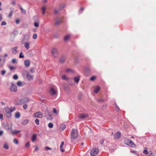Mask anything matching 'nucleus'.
<instances>
[{
    "label": "nucleus",
    "instance_id": "nucleus-47",
    "mask_svg": "<svg viewBox=\"0 0 156 156\" xmlns=\"http://www.w3.org/2000/svg\"><path fill=\"white\" fill-rule=\"evenodd\" d=\"M45 150L48 151V150H51V149L48 147H44Z\"/></svg>",
    "mask_w": 156,
    "mask_h": 156
},
{
    "label": "nucleus",
    "instance_id": "nucleus-6",
    "mask_svg": "<svg viewBox=\"0 0 156 156\" xmlns=\"http://www.w3.org/2000/svg\"><path fill=\"white\" fill-rule=\"evenodd\" d=\"M23 74L24 75H26L28 80H32L34 78V76L32 75H30L29 73L27 71L25 70L23 72Z\"/></svg>",
    "mask_w": 156,
    "mask_h": 156
},
{
    "label": "nucleus",
    "instance_id": "nucleus-27",
    "mask_svg": "<svg viewBox=\"0 0 156 156\" xmlns=\"http://www.w3.org/2000/svg\"><path fill=\"white\" fill-rule=\"evenodd\" d=\"M100 89V87L98 86L94 88V92L95 93H97Z\"/></svg>",
    "mask_w": 156,
    "mask_h": 156
},
{
    "label": "nucleus",
    "instance_id": "nucleus-56",
    "mask_svg": "<svg viewBox=\"0 0 156 156\" xmlns=\"http://www.w3.org/2000/svg\"><path fill=\"white\" fill-rule=\"evenodd\" d=\"M19 22H20V21L19 19H17L16 20V23L18 24L19 23Z\"/></svg>",
    "mask_w": 156,
    "mask_h": 156
},
{
    "label": "nucleus",
    "instance_id": "nucleus-63",
    "mask_svg": "<svg viewBox=\"0 0 156 156\" xmlns=\"http://www.w3.org/2000/svg\"><path fill=\"white\" fill-rule=\"evenodd\" d=\"M104 142V140H102L101 141H100V143L101 144H103Z\"/></svg>",
    "mask_w": 156,
    "mask_h": 156
},
{
    "label": "nucleus",
    "instance_id": "nucleus-11",
    "mask_svg": "<svg viewBox=\"0 0 156 156\" xmlns=\"http://www.w3.org/2000/svg\"><path fill=\"white\" fill-rule=\"evenodd\" d=\"M64 7V6H62V5H60L59 8L58 9H57L55 8L54 12V14H57L58 13L59 11L62 9Z\"/></svg>",
    "mask_w": 156,
    "mask_h": 156
},
{
    "label": "nucleus",
    "instance_id": "nucleus-19",
    "mask_svg": "<svg viewBox=\"0 0 156 156\" xmlns=\"http://www.w3.org/2000/svg\"><path fill=\"white\" fill-rule=\"evenodd\" d=\"M20 132V130H12L11 132V133L12 135L16 134Z\"/></svg>",
    "mask_w": 156,
    "mask_h": 156
},
{
    "label": "nucleus",
    "instance_id": "nucleus-57",
    "mask_svg": "<svg viewBox=\"0 0 156 156\" xmlns=\"http://www.w3.org/2000/svg\"><path fill=\"white\" fill-rule=\"evenodd\" d=\"M11 4L13 5H15L16 4L15 1H13L11 2Z\"/></svg>",
    "mask_w": 156,
    "mask_h": 156
},
{
    "label": "nucleus",
    "instance_id": "nucleus-34",
    "mask_svg": "<svg viewBox=\"0 0 156 156\" xmlns=\"http://www.w3.org/2000/svg\"><path fill=\"white\" fill-rule=\"evenodd\" d=\"M62 78L63 80H68V78L65 75H63L62 76Z\"/></svg>",
    "mask_w": 156,
    "mask_h": 156
},
{
    "label": "nucleus",
    "instance_id": "nucleus-26",
    "mask_svg": "<svg viewBox=\"0 0 156 156\" xmlns=\"http://www.w3.org/2000/svg\"><path fill=\"white\" fill-rule=\"evenodd\" d=\"M66 128V125L65 124H61L60 127V129H61L62 130H63Z\"/></svg>",
    "mask_w": 156,
    "mask_h": 156
},
{
    "label": "nucleus",
    "instance_id": "nucleus-5",
    "mask_svg": "<svg viewBox=\"0 0 156 156\" xmlns=\"http://www.w3.org/2000/svg\"><path fill=\"white\" fill-rule=\"evenodd\" d=\"M125 142L126 144L131 146L132 147H136V145L132 141L130 140H127L125 141Z\"/></svg>",
    "mask_w": 156,
    "mask_h": 156
},
{
    "label": "nucleus",
    "instance_id": "nucleus-22",
    "mask_svg": "<svg viewBox=\"0 0 156 156\" xmlns=\"http://www.w3.org/2000/svg\"><path fill=\"white\" fill-rule=\"evenodd\" d=\"M25 47L27 49V50H28L30 48L29 44L28 43H25L24 44Z\"/></svg>",
    "mask_w": 156,
    "mask_h": 156
},
{
    "label": "nucleus",
    "instance_id": "nucleus-35",
    "mask_svg": "<svg viewBox=\"0 0 156 156\" xmlns=\"http://www.w3.org/2000/svg\"><path fill=\"white\" fill-rule=\"evenodd\" d=\"M30 145V142H28L26 144L25 147H29Z\"/></svg>",
    "mask_w": 156,
    "mask_h": 156
},
{
    "label": "nucleus",
    "instance_id": "nucleus-16",
    "mask_svg": "<svg viewBox=\"0 0 156 156\" xmlns=\"http://www.w3.org/2000/svg\"><path fill=\"white\" fill-rule=\"evenodd\" d=\"M18 48L17 46L15 47L12 48V54L14 55H16L17 53V49Z\"/></svg>",
    "mask_w": 156,
    "mask_h": 156
},
{
    "label": "nucleus",
    "instance_id": "nucleus-50",
    "mask_svg": "<svg viewBox=\"0 0 156 156\" xmlns=\"http://www.w3.org/2000/svg\"><path fill=\"white\" fill-rule=\"evenodd\" d=\"M6 22L4 21H2L1 23V25L2 26L5 25H6Z\"/></svg>",
    "mask_w": 156,
    "mask_h": 156
},
{
    "label": "nucleus",
    "instance_id": "nucleus-32",
    "mask_svg": "<svg viewBox=\"0 0 156 156\" xmlns=\"http://www.w3.org/2000/svg\"><path fill=\"white\" fill-rule=\"evenodd\" d=\"M47 119L49 120H51L52 119V117L51 115L48 114L47 116Z\"/></svg>",
    "mask_w": 156,
    "mask_h": 156
},
{
    "label": "nucleus",
    "instance_id": "nucleus-25",
    "mask_svg": "<svg viewBox=\"0 0 156 156\" xmlns=\"http://www.w3.org/2000/svg\"><path fill=\"white\" fill-rule=\"evenodd\" d=\"M71 35L68 34L65 36L64 38V40L66 41H67L70 37Z\"/></svg>",
    "mask_w": 156,
    "mask_h": 156
},
{
    "label": "nucleus",
    "instance_id": "nucleus-29",
    "mask_svg": "<svg viewBox=\"0 0 156 156\" xmlns=\"http://www.w3.org/2000/svg\"><path fill=\"white\" fill-rule=\"evenodd\" d=\"M66 72H70L73 73L74 72V71L71 69H68L66 70Z\"/></svg>",
    "mask_w": 156,
    "mask_h": 156
},
{
    "label": "nucleus",
    "instance_id": "nucleus-8",
    "mask_svg": "<svg viewBox=\"0 0 156 156\" xmlns=\"http://www.w3.org/2000/svg\"><path fill=\"white\" fill-rule=\"evenodd\" d=\"M51 53L53 57H56L58 55L57 49L55 48H52L51 50Z\"/></svg>",
    "mask_w": 156,
    "mask_h": 156
},
{
    "label": "nucleus",
    "instance_id": "nucleus-28",
    "mask_svg": "<svg viewBox=\"0 0 156 156\" xmlns=\"http://www.w3.org/2000/svg\"><path fill=\"white\" fill-rule=\"evenodd\" d=\"M143 153L144 154H147L148 153L147 150V148H145L144 150L143 151Z\"/></svg>",
    "mask_w": 156,
    "mask_h": 156
},
{
    "label": "nucleus",
    "instance_id": "nucleus-43",
    "mask_svg": "<svg viewBox=\"0 0 156 156\" xmlns=\"http://www.w3.org/2000/svg\"><path fill=\"white\" fill-rule=\"evenodd\" d=\"M13 78L14 80H17L18 78V76L17 75L15 74L14 75Z\"/></svg>",
    "mask_w": 156,
    "mask_h": 156
},
{
    "label": "nucleus",
    "instance_id": "nucleus-42",
    "mask_svg": "<svg viewBox=\"0 0 156 156\" xmlns=\"http://www.w3.org/2000/svg\"><path fill=\"white\" fill-rule=\"evenodd\" d=\"M13 142L16 144H18V141L17 139H15L13 140Z\"/></svg>",
    "mask_w": 156,
    "mask_h": 156
},
{
    "label": "nucleus",
    "instance_id": "nucleus-61",
    "mask_svg": "<svg viewBox=\"0 0 156 156\" xmlns=\"http://www.w3.org/2000/svg\"><path fill=\"white\" fill-rule=\"evenodd\" d=\"M3 115L2 114H0V119H3Z\"/></svg>",
    "mask_w": 156,
    "mask_h": 156
},
{
    "label": "nucleus",
    "instance_id": "nucleus-54",
    "mask_svg": "<svg viewBox=\"0 0 156 156\" xmlns=\"http://www.w3.org/2000/svg\"><path fill=\"white\" fill-rule=\"evenodd\" d=\"M150 154L152 155V156H154L155 155V154L153 151H150Z\"/></svg>",
    "mask_w": 156,
    "mask_h": 156
},
{
    "label": "nucleus",
    "instance_id": "nucleus-46",
    "mask_svg": "<svg viewBox=\"0 0 156 156\" xmlns=\"http://www.w3.org/2000/svg\"><path fill=\"white\" fill-rule=\"evenodd\" d=\"M23 108L24 109H26L27 108V104H24L23 105Z\"/></svg>",
    "mask_w": 156,
    "mask_h": 156
},
{
    "label": "nucleus",
    "instance_id": "nucleus-13",
    "mask_svg": "<svg viewBox=\"0 0 156 156\" xmlns=\"http://www.w3.org/2000/svg\"><path fill=\"white\" fill-rule=\"evenodd\" d=\"M2 56H0V67L2 66L5 62V59L3 58L2 59Z\"/></svg>",
    "mask_w": 156,
    "mask_h": 156
},
{
    "label": "nucleus",
    "instance_id": "nucleus-14",
    "mask_svg": "<svg viewBox=\"0 0 156 156\" xmlns=\"http://www.w3.org/2000/svg\"><path fill=\"white\" fill-rule=\"evenodd\" d=\"M24 64L26 67H29L30 65V62L28 59H26L24 62Z\"/></svg>",
    "mask_w": 156,
    "mask_h": 156
},
{
    "label": "nucleus",
    "instance_id": "nucleus-52",
    "mask_svg": "<svg viewBox=\"0 0 156 156\" xmlns=\"http://www.w3.org/2000/svg\"><path fill=\"white\" fill-rule=\"evenodd\" d=\"M95 79V76H93L91 77L90 78V80L91 81L94 80Z\"/></svg>",
    "mask_w": 156,
    "mask_h": 156
},
{
    "label": "nucleus",
    "instance_id": "nucleus-24",
    "mask_svg": "<svg viewBox=\"0 0 156 156\" xmlns=\"http://www.w3.org/2000/svg\"><path fill=\"white\" fill-rule=\"evenodd\" d=\"M29 122V120L27 119H25L23 120L22 123V124L23 125H27Z\"/></svg>",
    "mask_w": 156,
    "mask_h": 156
},
{
    "label": "nucleus",
    "instance_id": "nucleus-36",
    "mask_svg": "<svg viewBox=\"0 0 156 156\" xmlns=\"http://www.w3.org/2000/svg\"><path fill=\"white\" fill-rule=\"evenodd\" d=\"M3 147L4 148L6 149H7L9 148V147L8 145L6 144H4Z\"/></svg>",
    "mask_w": 156,
    "mask_h": 156
},
{
    "label": "nucleus",
    "instance_id": "nucleus-23",
    "mask_svg": "<svg viewBox=\"0 0 156 156\" xmlns=\"http://www.w3.org/2000/svg\"><path fill=\"white\" fill-rule=\"evenodd\" d=\"M64 145V142H62L61 144L60 145V149L61 152H64V150L62 148V147Z\"/></svg>",
    "mask_w": 156,
    "mask_h": 156
},
{
    "label": "nucleus",
    "instance_id": "nucleus-40",
    "mask_svg": "<svg viewBox=\"0 0 156 156\" xmlns=\"http://www.w3.org/2000/svg\"><path fill=\"white\" fill-rule=\"evenodd\" d=\"M53 112L54 114H58V112L56 109L55 108H54L53 109Z\"/></svg>",
    "mask_w": 156,
    "mask_h": 156
},
{
    "label": "nucleus",
    "instance_id": "nucleus-55",
    "mask_svg": "<svg viewBox=\"0 0 156 156\" xmlns=\"http://www.w3.org/2000/svg\"><path fill=\"white\" fill-rule=\"evenodd\" d=\"M97 101L98 102H103L104 101V100L103 99H98Z\"/></svg>",
    "mask_w": 156,
    "mask_h": 156
},
{
    "label": "nucleus",
    "instance_id": "nucleus-1",
    "mask_svg": "<svg viewBox=\"0 0 156 156\" xmlns=\"http://www.w3.org/2000/svg\"><path fill=\"white\" fill-rule=\"evenodd\" d=\"M5 111L6 116L8 118H10L11 117V113L16 110V108L15 107H11L10 108L8 107H6L4 108Z\"/></svg>",
    "mask_w": 156,
    "mask_h": 156
},
{
    "label": "nucleus",
    "instance_id": "nucleus-9",
    "mask_svg": "<svg viewBox=\"0 0 156 156\" xmlns=\"http://www.w3.org/2000/svg\"><path fill=\"white\" fill-rule=\"evenodd\" d=\"M33 116L34 118H41L43 117V114L40 112H38L34 114Z\"/></svg>",
    "mask_w": 156,
    "mask_h": 156
},
{
    "label": "nucleus",
    "instance_id": "nucleus-48",
    "mask_svg": "<svg viewBox=\"0 0 156 156\" xmlns=\"http://www.w3.org/2000/svg\"><path fill=\"white\" fill-rule=\"evenodd\" d=\"M34 26L36 27H39V23L37 22H35L34 23Z\"/></svg>",
    "mask_w": 156,
    "mask_h": 156
},
{
    "label": "nucleus",
    "instance_id": "nucleus-4",
    "mask_svg": "<svg viewBox=\"0 0 156 156\" xmlns=\"http://www.w3.org/2000/svg\"><path fill=\"white\" fill-rule=\"evenodd\" d=\"M99 152V150L97 148H93L90 151L91 156H96Z\"/></svg>",
    "mask_w": 156,
    "mask_h": 156
},
{
    "label": "nucleus",
    "instance_id": "nucleus-41",
    "mask_svg": "<svg viewBox=\"0 0 156 156\" xmlns=\"http://www.w3.org/2000/svg\"><path fill=\"white\" fill-rule=\"evenodd\" d=\"M53 124L51 122L49 123L48 124V126L50 128H52L53 127Z\"/></svg>",
    "mask_w": 156,
    "mask_h": 156
},
{
    "label": "nucleus",
    "instance_id": "nucleus-60",
    "mask_svg": "<svg viewBox=\"0 0 156 156\" xmlns=\"http://www.w3.org/2000/svg\"><path fill=\"white\" fill-rule=\"evenodd\" d=\"M131 152L132 153H135L136 154V151H131Z\"/></svg>",
    "mask_w": 156,
    "mask_h": 156
},
{
    "label": "nucleus",
    "instance_id": "nucleus-21",
    "mask_svg": "<svg viewBox=\"0 0 156 156\" xmlns=\"http://www.w3.org/2000/svg\"><path fill=\"white\" fill-rule=\"evenodd\" d=\"M15 117L16 119L19 118L20 117V113L19 112H17L15 114Z\"/></svg>",
    "mask_w": 156,
    "mask_h": 156
},
{
    "label": "nucleus",
    "instance_id": "nucleus-7",
    "mask_svg": "<svg viewBox=\"0 0 156 156\" xmlns=\"http://www.w3.org/2000/svg\"><path fill=\"white\" fill-rule=\"evenodd\" d=\"M10 90L13 92H16L17 91V87L13 83H12L11 86L10 87Z\"/></svg>",
    "mask_w": 156,
    "mask_h": 156
},
{
    "label": "nucleus",
    "instance_id": "nucleus-53",
    "mask_svg": "<svg viewBox=\"0 0 156 156\" xmlns=\"http://www.w3.org/2000/svg\"><path fill=\"white\" fill-rule=\"evenodd\" d=\"M84 9V8H81L79 10V12L80 13L82 12V11Z\"/></svg>",
    "mask_w": 156,
    "mask_h": 156
},
{
    "label": "nucleus",
    "instance_id": "nucleus-44",
    "mask_svg": "<svg viewBox=\"0 0 156 156\" xmlns=\"http://www.w3.org/2000/svg\"><path fill=\"white\" fill-rule=\"evenodd\" d=\"M61 23V21L60 20H56L55 22V24L56 25H58L60 24Z\"/></svg>",
    "mask_w": 156,
    "mask_h": 156
},
{
    "label": "nucleus",
    "instance_id": "nucleus-51",
    "mask_svg": "<svg viewBox=\"0 0 156 156\" xmlns=\"http://www.w3.org/2000/svg\"><path fill=\"white\" fill-rule=\"evenodd\" d=\"M6 73V71L5 70H2V73H2V75H4V74H5V73Z\"/></svg>",
    "mask_w": 156,
    "mask_h": 156
},
{
    "label": "nucleus",
    "instance_id": "nucleus-30",
    "mask_svg": "<svg viewBox=\"0 0 156 156\" xmlns=\"http://www.w3.org/2000/svg\"><path fill=\"white\" fill-rule=\"evenodd\" d=\"M74 79L75 81L77 83L79 81V76H78V77H75L74 78Z\"/></svg>",
    "mask_w": 156,
    "mask_h": 156
},
{
    "label": "nucleus",
    "instance_id": "nucleus-3",
    "mask_svg": "<svg viewBox=\"0 0 156 156\" xmlns=\"http://www.w3.org/2000/svg\"><path fill=\"white\" fill-rule=\"evenodd\" d=\"M30 100L27 98H24L21 99L18 101L17 103L18 105H21L23 103H27Z\"/></svg>",
    "mask_w": 156,
    "mask_h": 156
},
{
    "label": "nucleus",
    "instance_id": "nucleus-2",
    "mask_svg": "<svg viewBox=\"0 0 156 156\" xmlns=\"http://www.w3.org/2000/svg\"><path fill=\"white\" fill-rule=\"evenodd\" d=\"M78 133L77 131L75 129H73L71 133V138L72 139H76L78 136Z\"/></svg>",
    "mask_w": 156,
    "mask_h": 156
},
{
    "label": "nucleus",
    "instance_id": "nucleus-20",
    "mask_svg": "<svg viewBox=\"0 0 156 156\" xmlns=\"http://www.w3.org/2000/svg\"><path fill=\"white\" fill-rule=\"evenodd\" d=\"M46 9V7L45 6H43L41 8L42 11V12L43 15H44L45 12V10Z\"/></svg>",
    "mask_w": 156,
    "mask_h": 156
},
{
    "label": "nucleus",
    "instance_id": "nucleus-31",
    "mask_svg": "<svg viewBox=\"0 0 156 156\" xmlns=\"http://www.w3.org/2000/svg\"><path fill=\"white\" fill-rule=\"evenodd\" d=\"M65 59L64 57H62L60 59V62H63L65 61Z\"/></svg>",
    "mask_w": 156,
    "mask_h": 156
},
{
    "label": "nucleus",
    "instance_id": "nucleus-58",
    "mask_svg": "<svg viewBox=\"0 0 156 156\" xmlns=\"http://www.w3.org/2000/svg\"><path fill=\"white\" fill-rule=\"evenodd\" d=\"M2 16L1 14H0V22L2 20Z\"/></svg>",
    "mask_w": 156,
    "mask_h": 156
},
{
    "label": "nucleus",
    "instance_id": "nucleus-37",
    "mask_svg": "<svg viewBox=\"0 0 156 156\" xmlns=\"http://www.w3.org/2000/svg\"><path fill=\"white\" fill-rule=\"evenodd\" d=\"M35 123L37 125H39V120L37 119H36L35 120Z\"/></svg>",
    "mask_w": 156,
    "mask_h": 156
},
{
    "label": "nucleus",
    "instance_id": "nucleus-18",
    "mask_svg": "<svg viewBox=\"0 0 156 156\" xmlns=\"http://www.w3.org/2000/svg\"><path fill=\"white\" fill-rule=\"evenodd\" d=\"M37 139V135L36 134L34 133L33 134L32 138L31 140L33 142L35 141Z\"/></svg>",
    "mask_w": 156,
    "mask_h": 156
},
{
    "label": "nucleus",
    "instance_id": "nucleus-59",
    "mask_svg": "<svg viewBox=\"0 0 156 156\" xmlns=\"http://www.w3.org/2000/svg\"><path fill=\"white\" fill-rule=\"evenodd\" d=\"M21 11H22V12L23 13H24L25 14L26 13V10H24V9H23L22 10H21Z\"/></svg>",
    "mask_w": 156,
    "mask_h": 156
},
{
    "label": "nucleus",
    "instance_id": "nucleus-33",
    "mask_svg": "<svg viewBox=\"0 0 156 156\" xmlns=\"http://www.w3.org/2000/svg\"><path fill=\"white\" fill-rule=\"evenodd\" d=\"M24 57V55L23 54V53L21 52L20 53L19 55V58H23Z\"/></svg>",
    "mask_w": 156,
    "mask_h": 156
},
{
    "label": "nucleus",
    "instance_id": "nucleus-15",
    "mask_svg": "<svg viewBox=\"0 0 156 156\" xmlns=\"http://www.w3.org/2000/svg\"><path fill=\"white\" fill-rule=\"evenodd\" d=\"M25 84V83L23 82H22L21 81H18L17 82V85L19 87H23Z\"/></svg>",
    "mask_w": 156,
    "mask_h": 156
},
{
    "label": "nucleus",
    "instance_id": "nucleus-12",
    "mask_svg": "<svg viewBox=\"0 0 156 156\" xmlns=\"http://www.w3.org/2000/svg\"><path fill=\"white\" fill-rule=\"evenodd\" d=\"M88 117V115L87 114H80L79 115L78 117L80 119H84L87 118Z\"/></svg>",
    "mask_w": 156,
    "mask_h": 156
},
{
    "label": "nucleus",
    "instance_id": "nucleus-39",
    "mask_svg": "<svg viewBox=\"0 0 156 156\" xmlns=\"http://www.w3.org/2000/svg\"><path fill=\"white\" fill-rule=\"evenodd\" d=\"M12 62L13 63L15 64L17 63V61L15 58H14L12 59Z\"/></svg>",
    "mask_w": 156,
    "mask_h": 156
},
{
    "label": "nucleus",
    "instance_id": "nucleus-10",
    "mask_svg": "<svg viewBox=\"0 0 156 156\" xmlns=\"http://www.w3.org/2000/svg\"><path fill=\"white\" fill-rule=\"evenodd\" d=\"M50 93L52 95H54L57 94V89L55 87H51L50 89Z\"/></svg>",
    "mask_w": 156,
    "mask_h": 156
},
{
    "label": "nucleus",
    "instance_id": "nucleus-64",
    "mask_svg": "<svg viewBox=\"0 0 156 156\" xmlns=\"http://www.w3.org/2000/svg\"><path fill=\"white\" fill-rule=\"evenodd\" d=\"M3 133V131H0V136L2 135Z\"/></svg>",
    "mask_w": 156,
    "mask_h": 156
},
{
    "label": "nucleus",
    "instance_id": "nucleus-62",
    "mask_svg": "<svg viewBox=\"0 0 156 156\" xmlns=\"http://www.w3.org/2000/svg\"><path fill=\"white\" fill-rule=\"evenodd\" d=\"M30 71L32 73H33L34 72V70L33 69H30Z\"/></svg>",
    "mask_w": 156,
    "mask_h": 156
},
{
    "label": "nucleus",
    "instance_id": "nucleus-38",
    "mask_svg": "<svg viewBox=\"0 0 156 156\" xmlns=\"http://www.w3.org/2000/svg\"><path fill=\"white\" fill-rule=\"evenodd\" d=\"M37 35L36 34H33V38L34 39H36L37 38Z\"/></svg>",
    "mask_w": 156,
    "mask_h": 156
},
{
    "label": "nucleus",
    "instance_id": "nucleus-17",
    "mask_svg": "<svg viewBox=\"0 0 156 156\" xmlns=\"http://www.w3.org/2000/svg\"><path fill=\"white\" fill-rule=\"evenodd\" d=\"M121 136V133L119 131H118L115 134L114 137L115 138L119 139Z\"/></svg>",
    "mask_w": 156,
    "mask_h": 156
},
{
    "label": "nucleus",
    "instance_id": "nucleus-45",
    "mask_svg": "<svg viewBox=\"0 0 156 156\" xmlns=\"http://www.w3.org/2000/svg\"><path fill=\"white\" fill-rule=\"evenodd\" d=\"M13 13V10H12L11 11L10 13H9V16H8L9 17H11L12 16Z\"/></svg>",
    "mask_w": 156,
    "mask_h": 156
},
{
    "label": "nucleus",
    "instance_id": "nucleus-49",
    "mask_svg": "<svg viewBox=\"0 0 156 156\" xmlns=\"http://www.w3.org/2000/svg\"><path fill=\"white\" fill-rule=\"evenodd\" d=\"M9 68L10 69V70H12L14 69H15V68L11 66H9Z\"/></svg>",
    "mask_w": 156,
    "mask_h": 156
}]
</instances>
